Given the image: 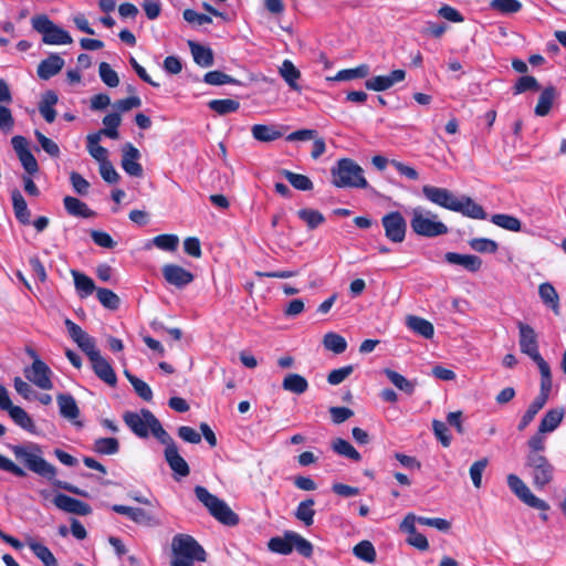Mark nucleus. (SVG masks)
I'll return each instance as SVG.
<instances>
[{
    "instance_id": "obj_1",
    "label": "nucleus",
    "mask_w": 566,
    "mask_h": 566,
    "mask_svg": "<svg viewBox=\"0 0 566 566\" xmlns=\"http://www.w3.org/2000/svg\"><path fill=\"white\" fill-rule=\"evenodd\" d=\"M422 193L430 202L450 211L459 212L465 217L478 220H484L486 218L482 206L467 196L458 198L447 188L426 185L422 187Z\"/></svg>"
},
{
    "instance_id": "obj_2",
    "label": "nucleus",
    "mask_w": 566,
    "mask_h": 566,
    "mask_svg": "<svg viewBox=\"0 0 566 566\" xmlns=\"http://www.w3.org/2000/svg\"><path fill=\"white\" fill-rule=\"evenodd\" d=\"M14 457L21 461L30 471L53 479L56 475V469L42 457V448L34 442L11 446Z\"/></svg>"
},
{
    "instance_id": "obj_3",
    "label": "nucleus",
    "mask_w": 566,
    "mask_h": 566,
    "mask_svg": "<svg viewBox=\"0 0 566 566\" xmlns=\"http://www.w3.org/2000/svg\"><path fill=\"white\" fill-rule=\"evenodd\" d=\"M332 184L337 188L368 187L364 169L350 158H342L331 168Z\"/></svg>"
},
{
    "instance_id": "obj_4",
    "label": "nucleus",
    "mask_w": 566,
    "mask_h": 566,
    "mask_svg": "<svg viewBox=\"0 0 566 566\" xmlns=\"http://www.w3.org/2000/svg\"><path fill=\"white\" fill-rule=\"evenodd\" d=\"M171 549L174 554L171 566H193L195 562H205L207 558L202 546L187 534L174 536Z\"/></svg>"
},
{
    "instance_id": "obj_5",
    "label": "nucleus",
    "mask_w": 566,
    "mask_h": 566,
    "mask_svg": "<svg viewBox=\"0 0 566 566\" xmlns=\"http://www.w3.org/2000/svg\"><path fill=\"white\" fill-rule=\"evenodd\" d=\"M410 227L420 237L434 238L448 233V227L438 214L421 206L410 211Z\"/></svg>"
},
{
    "instance_id": "obj_6",
    "label": "nucleus",
    "mask_w": 566,
    "mask_h": 566,
    "mask_svg": "<svg viewBox=\"0 0 566 566\" xmlns=\"http://www.w3.org/2000/svg\"><path fill=\"white\" fill-rule=\"evenodd\" d=\"M123 419L127 427L139 438H147L150 433L159 441L166 437L167 431L154 413L147 409L139 412L127 411Z\"/></svg>"
},
{
    "instance_id": "obj_7",
    "label": "nucleus",
    "mask_w": 566,
    "mask_h": 566,
    "mask_svg": "<svg viewBox=\"0 0 566 566\" xmlns=\"http://www.w3.org/2000/svg\"><path fill=\"white\" fill-rule=\"evenodd\" d=\"M195 494L208 509L210 514L220 523L228 526H234L239 523V516L230 509V506L224 501L211 494L206 488L196 486Z\"/></svg>"
},
{
    "instance_id": "obj_8",
    "label": "nucleus",
    "mask_w": 566,
    "mask_h": 566,
    "mask_svg": "<svg viewBox=\"0 0 566 566\" xmlns=\"http://www.w3.org/2000/svg\"><path fill=\"white\" fill-rule=\"evenodd\" d=\"M34 31L42 34V42L49 45H65L73 42L67 31L55 24L45 14L34 15L31 19Z\"/></svg>"
},
{
    "instance_id": "obj_9",
    "label": "nucleus",
    "mask_w": 566,
    "mask_h": 566,
    "mask_svg": "<svg viewBox=\"0 0 566 566\" xmlns=\"http://www.w3.org/2000/svg\"><path fill=\"white\" fill-rule=\"evenodd\" d=\"M506 483L511 492L525 505L543 512L541 518L547 521L546 512L549 510V504L537 497L528 485L515 473H510L506 476Z\"/></svg>"
},
{
    "instance_id": "obj_10",
    "label": "nucleus",
    "mask_w": 566,
    "mask_h": 566,
    "mask_svg": "<svg viewBox=\"0 0 566 566\" xmlns=\"http://www.w3.org/2000/svg\"><path fill=\"white\" fill-rule=\"evenodd\" d=\"M524 469L537 490H544L554 480L555 468L546 455L524 458Z\"/></svg>"
},
{
    "instance_id": "obj_11",
    "label": "nucleus",
    "mask_w": 566,
    "mask_h": 566,
    "mask_svg": "<svg viewBox=\"0 0 566 566\" xmlns=\"http://www.w3.org/2000/svg\"><path fill=\"white\" fill-rule=\"evenodd\" d=\"M381 226L385 237L392 243H401L406 239L407 222L399 211H391L382 216Z\"/></svg>"
},
{
    "instance_id": "obj_12",
    "label": "nucleus",
    "mask_w": 566,
    "mask_h": 566,
    "mask_svg": "<svg viewBox=\"0 0 566 566\" xmlns=\"http://www.w3.org/2000/svg\"><path fill=\"white\" fill-rule=\"evenodd\" d=\"M159 442L165 446V460L174 473L179 476H187L190 472L189 465L180 455L179 449L171 436L167 432L166 437L161 438Z\"/></svg>"
},
{
    "instance_id": "obj_13",
    "label": "nucleus",
    "mask_w": 566,
    "mask_h": 566,
    "mask_svg": "<svg viewBox=\"0 0 566 566\" xmlns=\"http://www.w3.org/2000/svg\"><path fill=\"white\" fill-rule=\"evenodd\" d=\"M25 378L34 386L42 390H50L53 388L51 368L40 358H35L32 364L23 370Z\"/></svg>"
},
{
    "instance_id": "obj_14",
    "label": "nucleus",
    "mask_w": 566,
    "mask_h": 566,
    "mask_svg": "<svg viewBox=\"0 0 566 566\" xmlns=\"http://www.w3.org/2000/svg\"><path fill=\"white\" fill-rule=\"evenodd\" d=\"M520 348L535 364L545 361L538 352L537 336L534 328L527 324L518 323Z\"/></svg>"
},
{
    "instance_id": "obj_15",
    "label": "nucleus",
    "mask_w": 566,
    "mask_h": 566,
    "mask_svg": "<svg viewBox=\"0 0 566 566\" xmlns=\"http://www.w3.org/2000/svg\"><path fill=\"white\" fill-rule=\"evenodd\" d=\"M406 78V71L403 70H395L386 75H377L368 78L365 82V86L367 90L375 92H384L396 84L402 82Z\"/></svg>"
},
{
    "instance_id": "obj_16",
    "label": "nucleus",
    "mask_w": 566,
    "mask_h": 566,
    "mask_svg": "<svg viewBox=\"0 0 566 566\" xmlns=\"http://www.w3.org/2000/svg\"><path fill=\"white\" fill-rule=\"evenodd\" d=\"M565 413L566 412L563 407L547 409L538 422L537 430L547 436L553 433L562 424Z\"/></svg>"
},
{
    "instance_id": "obj_17",
    "label": "nucleus",
    "mask_w": 566,
    "mask_h": 566,
    "mask_svg": "<svg viewBox=\"0 0 566 566\" xmlns=\"http://www.w3.org/2000/svg\"><path fill=\"white\" fill-rule=\"evenodd\" d=\"M54 505L61 511L77 514V515H88L92 512V509L85 502L76 500L65 494H57L53 500Z\"/></svg>"
},
{
    "instance_id": "obj_18",
    "label": "nucleus",
    "mask_w": 566,
    "mask_h": 566,
    "mask_svg": "<svg viewBox=\"0 0 566 566\" xmlns=\"http://www.w3.org/2000/svg\"><path fill=\"white\" fill-rule=\"evenodd\" d=\"M139 157V150L132 144L128 143L123 147L122 167L129 176L140 177L143 175V167L138 163Z\"/></svg>"
},
{
    "instance_id": "obj_19",
    "label": "nucleus",
    "mask_w": 566,
    "mask_h": 566,
    "mask_svg": "<svg viewBox=\"0 0 566 566\" xmlns=\"http://www.w3.org/2000/svg\"><path fill=\"white\" fill-rule=\"evenodd\" d=\"M163 275L169 284L177 287H184L193 281L191 272L176 264L164 265Z\"/></svg>"
},
{
    "instance_id": "obj_20",
    "label": "nucleus",
    "mask_w": 566,
    "mask_h": 566,
    "mask_svg": "<svg viewBox=\"0 0 566 566\" xmlns=\"http://www.w3.org/2000/svg\"><path fill=\"white\" fill-rule=\"evenodd\" d=\"M90 360L92 363L94 373L99 379H102L103 381L111 386L116 385V374L111 364L101 355V353H97L96 355L91 357Z\"/></svg>"
},
{
    "instance_id": "obj_21",
    "label": "nucleus",
    "mask_w": 566,
    "mask_h": 566,
    "mask_svg": "<svg viewBox=\"0 0 566 566\" xmlns=\"http://www.w3.org/2000/svg\"><path fill=\"white\" fill-rule=\"evenodd\" d=\"M538 295L543 304L555 315L560 314V298L556 289L549 282L539 284Z\"/></svg>"
},
{
    "instance_id": "obj_22",
    "label": "nucleus",
    "mask_w": 566,
    "mask_h": 566,
    "mask_svg": "<svg viewBox=\"0 0 566 566\" xmlns=\"http://www.w3.org/2000/svg\"><path fill=\"white\" fill-rule=\"evenodd\" d=\"M444 259L448 263L460 265L470 272H478L482 266V260L473 254L448 252L446 253Z\"/></svg>"
},
{
    "instance_id": "obj_23",
    "label": "nucleus",
    "mask_w": 566,
    "mask_h": 566,
    "mask_svg": "<svg viewBox=\"0 0 566 566\" xmlns=\"http://www.w3.org/2000/svg\"><path fill=\"white\" fill-rule=\"evenodd\" d=\"M112 510L115 513L122 514L130 518L133 522L144 525H153L154 518L145 510L139 507H132L120 504H114Z\"/></svg>"
},
{
    "instance_id": "obj_24",
    "label": "nucleus",
    "mask_w": 566,
    "mask_h": 566,
    "mask_svg": "<svg viewBox=\"0 0 566 566\" xmlns=\"http://www.w3.org/2000/svg\"><path fill=\"white\" fill-rule=\"evenodd\" d=\"M547 447V434L536 431L526 441V452L524 458L545 457Z\"/></svg>"
},
{
    "instance_id": "obj_25",
    "label": "nucleus",
    "mask_w": 566,
    "mask_h": 566,
    "mask_svg": "<svg viewBox=\"0 0 566 566\" xmlns=\"http://www.w3.org/2000/svg\"><path fill=\"white\" fill-rule=\"evenodd\" d=\"M60 413L62 417L73 421L75 424H81L76 419L80 416V409L75 399L69 394H60L56 397Z\"/></svg>"
},
{
    "instance_id": "obj_26",
    "label": "nucleus",
    "mask_w": 566,
    "mask_h": 566,
    "mask_svg": "<svg viewBox=\"0 0 566 566\" xmlns=\"http://www.w3.org/2000/svg\"><path fill=\"white\" fill-rule=\"evenodd\" d=\"M64 66V60L59 54H51L38 66V75L42 80H49L57 74Z\"/></svg>"
},
{
    "instance_id": "obj_27",
    "label": "nucleus",
    "mask_w": 566,
    "mask_h": 566,
    "mask_svg": "<svg viewBox=\"0 0 566 566\" xmlns=\"http://www.w3.org/2000/svg\"><path fill=\"white\" fill-rule=\"evenodd\" d=\"M406 326L411 329L413 333L430 339L434 335V327L433 325L427 321L426 318H422L420 316L416 315H408L406 317Z\"/></svg>"
},
{
    "instance_id": "obj_28",
    "label": "nucleus",
    "mask_w": 566,
    "mask_h": 566,
    "mask_svg": "<svg viewBox=\"0 0 566 566\" xmlns=\"http://www.w3.org/2000/svg\"><path fill=\"white\" fill-rule=\"evenodd\" d=\"M557 97V91L553 86L545 87L537 101V104L535 106L534 113L537 116L544 117L549 114L554 101Z\"/></svg>"
},
{
    "instance_id": "obj_29",
    "label": "nucleus",
    "mask_w": 566,
    "mask_h": 566,
    "mask_svg": "<svg viewBox=\"0 0 566 566\" xmlns=\"http://www.w3.org/2000/svg\"><path fill=\"white\" fill-rule=\"evenodd\" d=\"M57 101L59 97L56 93L53 91H46L42 95L41 102L39 104V111L48 123H53L56 117L54 106L57 103Z\"/></svg>"
},
{
    "instance_id": "obj_30",
    "label": "nucleus",
    "mask_w": 566,
    "mask_h": 566,
    "mask_svg": "<svg viewBox=\"0 0 566 566\" xmlns=\"http://www.w3.org/2000/svg\"><path fill=\"white\" fill-rule=\"evenodd\" d=\"M251 134L254 139L263 143H270L279 139L282 133L275 125L256 124L251 127Z\"/></svg>"
},
{
    "instance_id": "obj_31",
    "label": "nucleus",
    "mask_w": 566,
    "mask_h": 566,
    "mask_svg": "<svg viewBox=\"0 0 566 566\" xmlns=\"http://www.w3.org/2000/svg\"><path fill=\"white\" fill-rule=\"evenodd\" d=\"M27 545L45 566H57L56 558L46 546L32 537L27 538Z\"/></svg>"
},
{
    "instance_id": "obj_32",
    "label": "nucleus",
    "mask_w": 566,
    "mask_h": 566,
    "mask_svg": "<svg viewBox=\"0 0 566 566\" xmlns=\"http://www.w3.org/2000/svg\"><path fill=\"white\" fill-rule=\"evenodd\" d=\"M159 250L174 252L179 245V238L176 234H159L145 244V249L149 250L151 247Z\"/></svg>"
},
{
    "instance_id": "obj_33",
    "label": "nucleus",
    "mask_w": 566,
    "mask_h": 566,
    "mask_svg": "<svg viewBox=\"0 0 566 566\" xmlns=\"http://www.w3.org/2000/svg\"><path fill=\"white\" fill-rule=\"evenodd\" d=\"M102 137L99 134H88L86 137V147L90 155L98 161V164L108 160V150L99 145Z\"/></svg>"
},
{
    "instance_id": "obj_34",
    "label": "nucleus",
    "mask_w": 566,
    "mask_h": 566,
    "mask_svg": "<svg viewBox=\"0 0 566 566\" xmlns=\"http://www.w3.org/2000/svg\"><path fill=\"white\" fill-rule=\"evenodd\" d=\"M8 413L15 424L30 433H36V427L32 418L21 407L12 406L11 409L8 410Z\"/></svg>"
},
{
    "instance_id": "obj_35",
    "label": "nucleus",
    "mask_w": 566,
    "mask_h": 566,
    "mask_svg": "<svg viewBox=\"0 0 566 566\" xmlns=\"http://www.w3.org/2000/svg\"><path fill=\"white\" fill-rule=\"evenodd\" d=\"M71 274L74 279V285L80 297L85 298L94 292L95 283L90 276L75 270H72Z\"/></svg>"
},
{
    "instance_id": "obj_36",
    "label": "nucleus",
    "mask_w": 566,
    "mask_h": 566,
    "mask_svg": "<svg viewBox=\"0 0 566 566\" xmlns=\"http://www.w3.org/2000/svg\"><path fill=\"white\" fill-rule=\"evenodd\" d=\"M280 75L287 83V85L294 90L300 91L301 87L297 84V80L301 77V72L290 60H284L279 69Z\"/></svg>"
},
{
    "instance_id": "obj_37",
    "label": "nucleus",
    "mask_w": 566,
    "mask_h": 566,
    "mask_svg": "<svg viewBox=\"0 0 566 566\" xmlns=\"http://www.w3.org/2000/svg\"><path fill=\"white\" fill-rule=\"evenodd\" d=\"M122 123V117L118 113L107 114L103 118L104 128L98 130L96 134H99V137L106 136L112 139H117L119 137L118 126Z\"/></svg>"
},
{
    "instance_id": "obj_38",
    "label": "nucleus",
    "mask_w": 566,
    "mask_h": 566,
    "mask_svg": "<svg viewBox=\"0 0 566 566\" xmlns=\"http://www.w3.org/2000/svg\"><path fill=\"white\" fill-rule=\"evenodd\" d=\"M491 222L504 230L511 232H520L522 230V222L518 218L506 214V213H496L491 217Z\"/></svg>"
},
{
    "instance_id": "obj_39",
    "label": "nucleus",
    "mask_w": 566,
    "mask_h": 566,
    "mask_svg": "<svg viewBox=\"0 0 566 566\" xmlns=\"http://www.w3.org/2000/svg\"><path fill=\"white\" fill-rule=\"evenodd\" d=\"M282 387L286 391L302 395L307 390L308 382L303 376L298 374H289L284 377Z\"/></svg>"
},
{
    "instance_id": "obj_40",
    "label": "nucleus",
    "mask_w": 566,
    "mask_h": 566,
    "mask_svg": "<svg viewBox=\"0 0 566 566\" xmlns=\"http://www.w3.org/2000/svg\"><path fill=\"white\" fill-rule=\"evenodd\" d=\"M315 501L313 499H306L298 503L295 510V517L302 522L305 526H311L314 523Z\"/></svg>"
},
{
    "instance_id": "obj_41",
    "label": "nucleus",
    "mask_w": 566,
    "mask_h": 566,
    "mask_svg": "<svg viewBox=\"0 0 566 566\" xmlns=\"http://www.w3.org/2000/svg\"><path fill=\"white\" fill-rule=\"evenodd\" d=\"M189 46L193 60L198 65L202 67H209L213 64V54L209 48H206L193 42H189Z\"/></svg>"
},
{
    "instance_id": "obj_42",
    "label": "nucleus",
    "mask_w": 566,
    "mask_h": 566,
    "mask_svg": "<svg viewBox=\"0 0 566 566\" xmlns=\"http://www.w3.org/2000/svg\"><path fill=\"white\" fill-rule=\"evenodd\" d=\"M12 205L17 219L23 224H28L30 222V211L27 201L19 190L12 191Z\"/></svg>"
},
{
    "instance_id": "obj_43",
    "label": "nucleus",
    "mask_w": 566,
    "mask_h": 566,
    "mask_svg": "<svg viewBox=\"0 0 566 566\" xmlns=\"http://www.w3.org/2000/svg\"><path fill=\"white\" fill-rule=\"evenodd\" d=\"M323 345L327 350H331L335 354H342L347 348L346 339L334 332L326 333L323 338Z\"/></svg>"
},
{
    "instance_id": "obj_44",
    "label": "nucleus",
    "mask_w": 566,
    "mask_h": 566,
    "mask_svg": "<svg viewBox=\"0 0 566 566\" xmlns=\"http://www.w3.org/2000/svg\"><path fill=\"white\" fill-rule=\"evenodd\" d=\"M208 106L219 115H227L229 113L237 112L240 107V103L232 98L211 99L208 103Z\"/></svg>"
},
{
    "instance_id": "obj_45",
    "label": "nucleus",
    "mask_w": 566,
    "mask_h": 566,
    "mask_svg": "<svg viewBox=\"0 0 566 566\" xmlns=\"http://www.w3.org/2000/svg\"><path fill=\"white\" fill-rule=\"evenodd\" d=\"M333 450L343 457L352 459L354 461L360 460L359 452L346 440L337 438L332 442Z\"/></svg>"
},
{
    "instance_id": "obj_46",
    "label": "nucleus",
    "mask_w": 566,
    "mask_h": 566,
    "mask_svg": "<svg viewBox=\"0 0 566 566\" xmlns=\"http://www.w3.org/2000/svg\"><path fill=\"white\" fill-rule=\"evenodd\" d=\"M289 538L291 541L292 551L296 549L304 557H310L313 554V545L310 541L301 536L295 532H289Z\"/></svg>"
},
{
    "instance_id": "obj_47",
    "label": "nucleus",
    "mask_w": 566,
    "mask_h": 566,
    "mask_svg": "<svg viewBox=\"0 0 566 566\" xmlns=\"http://www.w3.org/2000/svg\"><path fill=\"white\" fill-rule=\"evenodd\" d=\"M282 175L297 190L308 191L313 189L312 180L305 175L295 174L290 170H283Z\"/></svg>"
},
{
    "instance_id": "obj_48",
    "label": "nucleus",
    "mask_w": 566,
    "mask_h": 566,
    "mask_svg": "<svg viewBox=\"0 0 566 566\" xmlns=\"http://www.w3.org/2000/svg\"><path fill=\"white\" fill-rule=\"evenodd\" d=\"M384 374L388 377L390 382L397 387L399 390L405 391L407 394H412L415 390V385L408 380L405 376L400 375L399 373L391 370V369H385Z\"/></svg>"
},
{
    "instance_id": "obj_49",
    "label": "nucleus",
    "mask_w": 566,
    "mask_h": 566,
    "mask_svg": "<svg viewBox=\"0 0 566 566\" xmlns=\"http://www.w3.org/2000/svg\"><path fill=\"white\" fill-rule=\"evenodd\" d=\"M354 555L366 562L374 563L376 559V551L374 545L369 541H361L353 548Z\"/></svg>"
},
{
    "instance_id": "obj_50",
    "label": "nucleus",
    "mask_w": 566,
    "mask_h": 566,
    "mask_svg": "<svg viewBox=\"0 0 566 566\" xmlns=\"http://www.w3.org/2000/svg\"><path fill=\"white\" fill-rule=\"evenodd\" d=\"M65 210L75 217H88L90 210L87 206L77 198L66 196L63 200Z\"/></svg>"
},
{
    "instance_id": "obj_51",
    "label": "nucleus",
    "mask_w": 566,
    "mask_h": 566,
    "mask_svg": "<svg viewBox=\"0 0 566 566\" xmlns=\"http://www.w3.org/2000/svg\"><path fill=\"white\" fill-rule=\"evenodd\" d=\"M490 8L502 14H512L522 9V3L518 0H491Z\"/></svg>"
},
{
    "instance_id": "obj_52",
    "label": "nucleus",
    "mask_w": 566,
    "mask_h": 566,
    "mask_svg": "<svg viewBox=\"0 0 566 566\" xmlns=\"http://www.w3.org/2000/svg\"><path fill=\"white\" fill-rule=\"evenodd\" d=\"M536 365L541 374L539 392L551 396L553 388L551 367L546 360Z\"/></svg>"
},
{
    "instance_id": "obj_53",
    "label": "nucleus",
    "mask_w": 566,
    "mask_h": 566,
    "mask_svg": "<svg viewBox=\"0 0 566 566\" xmlns=\"http://www.w3.org/2000/svg\"><path fill=\"white\" fill-rule=\"evenodd\" d=\"M119 450L118 440L115 438H99L94 442V451L99 454H115Z\"/></svg>"
},
{
    "instance_id": "obj_54",
    "label": "nucleus",
    "mask_w": 566,
    "mask_h": 566,
    "mask_svg": "<svg viewBox=\"0 0 566 566\" xmlns=\"http://www.w3.org/2000/svg\"><path fill=\"white\" fill-rule=\"evenodd\" d=\"M268 547L273 553L289 555L292 552L289 532L285 533L284 537H272L268 543Z\"/></svg>"
},
{
    "instance_id": "obj_55",
    "label": "nucleus",
    "mask_w": 566,
    "mask_h": 566,
    "mask_svg": "<svg viewBox=\"0 0 566 566\" xmlns=\"http://www.w3.org/2000/svg\"><path fill=\"white\" fill-rule=\"evenodd\" d=\"M125 376L127 377L128 381L134 387L135 391L137 392V395L140 398H143L146 401L151 400V398H153V390H151V388L145 381H143L142 379H139V378H137L135 376H133L127 370L125 371Z\"/></svg>"
},
{
    "instance_id": "obj_56",
    "label": "nucleus",
    "mask_w": 566,
    "mask_h": 566,
    "mask_svg": "<svg viewBox=\"0 0 566 566\" xmlns=\"http://www.w3.org/2000/svg\"><path fill=\"white\" fill-rule=\"evenodd\" d=\"M96 295L99 303L108 310H117L119 307V297L108 289H97Z\"/></svg>"
},
{
    "instance_id": "obj_57",
    "label": "nucleus",
    "mask_w": 566,
    "mask_h": 566,
    "mask_svg": "<svg viewBox=\"0 0 566 566\" xmlns=\"http://www.w3.org/2000/svg\"><path fill=\"white\" fill-rule=\"evenodd\" d=\"M300 219H302L310 229H315L317 228L319 224H322L325 220L324 216L317 211V210H314V209H301L298 212H297Z\"/></svg>"
},
{
    "instance_id": "obj_58",
    "label": "nucleus",
    "mask_w": 566,
    "mask_h": 566,
    "mask_svg": "<svg viewBox=\"0 0 566 566\" xmlns=\"http://www.w3.org/2000/svg\"><path fill=\"white\" fill-rule=\"evenodd\" d=\"M488 464H489L488 458H482V459L473 462L469 469V474H470L471 481L476 489H480L482 485V475H483V472L486 469Z\"/></svg>"
},
{
    "instance_id": "obj_59",
    "label": "nucleus",
    "mask_w": 566,
    "mask_h": 566,
    "mask_svg": "<svg viewBox=\"0 0 566 566\" xmlns=\"http://www.w3.org/2000/svg\"><path fill=\"white\" fill-rule=\"evenodd\" d=\"M369 74V66L361 64L355 69H347L339 71L334 80L336 81H349L353 78L366 77Z\"/></svg>"
},
{
    "instance_id": "obj_60",
    "label": "nucleus",
    "mask_w": 566,
    "mask_h": 566,
    "mask_svg": "<svg viewBox=\"0 0 566 566\" xmlns=\"http://www.w3.org/2000/svg\"><path fill=\"white\" fill-rule=\"evenodd\" d=\"M469 244L474 251L480 253H495L499 249V245L494 240L486 238L472 239Z\"/></svg>"
},
{
    "instance_id": "obj_61",
    "label": "nucleus",
    "mask_w": 566,
    "mask_h": 566,
    "mask_svg": "<svg viewBox=\"0 0 566 566\" xmlns=\"http://www.w3.org/2000/svg\"><path fill=\"white\" fill-rule=\"evenodd\" d=\"M102 81L109 87H116L119 84L117 73L106 62H102L98 67Z\"/></svg>"
},
{
    "instance_id": "obj_62",
    "label": "nucleus",
    "mask_w": 566,
    "mask_h": 566,
    "mask_svg": "<svg viewBox=\"0 0 566 566\" xmlns=\"http://www.w3.org/2000/svg\"><path fill=\"white\" fill-rule=\"evenodd\" d=\"M539 85L535 77L525 75L517 80L514 85V94H522L526 91H536Z\"/></svg>"
},
{
    "instance_id": "obj_63",
    "label": "nucleus",
    "mask_w": 566,
    "mask_h": 566,
    "mask_svg": "<svg viewBox=\"0 0 566 566\" xmlns=\"http://www.w3.org/2000/svg\"><path fill=\"white\" fill-rule=\"evenodd\" d=\"M354 368L353 366H344L338 369L332 370L327 376L328 384L336 386L343 382L349 375H352Z\"/></svg>"
},
{
    "instance_id": "obj_64",
    "label": "nucleus",
    "mask_w": 566,
    "mask_h": 566,
    "mask_svg": "<svg viewBox=\"0 0 566 566\" xmlns=\"http://www.w3.org/2000/svg\"><path fill=\"white\" fill-rule=\"evenodd\" d=\"M70 181L74 191L81 196H85L90 189V182L83 178L78 172L72 171L70 175Z\"/></svg>"
}]
</instances>
